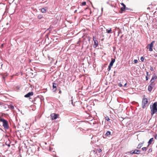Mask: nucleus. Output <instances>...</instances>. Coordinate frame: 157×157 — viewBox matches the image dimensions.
<instances>
[{"mask_svg":"<svg viewBox=\"0 0 157 157\" xmlns=\"http://www.w3.org/2000/svg\"><path fill=\"white\" fill-rule=\"evenodd\" d=\"M33 92H30L25 95L24 97L26 98H28L30 97L31 96H33Z\"/></svg>","mask_w":157,"mask_h":157,"instance_id":"9d476101","label":"nucleus"},{"mask_svg":"<svg viewBox=\"0 0 157 157\" xmlns=\"http://www.w3.org/2000/svg\"><path fill=\"white\" fill-rule=\"evenodd\" d=\"M148 79H149V77H148V76H146V81H147L148 80Z\"/></svg>","mask_w":157,"mask_h":157,"instance_id":"c9c22d12","label":"nucleus"},{"mask_svg":"<svg viewBox=\"0 0 157 157\" xmlns=\"http://www.w3.org/2000/svg\"><path fill=\"white\" fill-rule=\"evenodd\" d=\"M148 99L147 98H143L142 102V108L144 109L146 107L148 106L149 105Z\"/></svg>","mask_w":157,"mask_h":157,"instance_id":"7ed1b4c3","label":"nucleus"},{"mask_svg":"<svg viewBox=\"0 0 157 157\" xmlns=\"http://www.w3.org/2000/svg\"><path fill=\"white\" fill-rule=\"evenodd\" d=\"M8 107L10 109L12 110L14 109V107L13 105H10Z\"/></svg>","mask_w":157,"mask_h":157,"instance_id":"aec40b11","label":"nucleus"},{"mask_svg":"<svg viewBox=\"0 0 157 157\" xmlns=\"http://www.w3.org/2000/svg\"><path fill=\"white\" fill-rule=\"evenodd\" d=\"M116 73V71H114V75H113V76H115V74Z\"/></svg>","mask_w":157,"mask_h":157,"instance_id":"37998d69","label":"nucleus"},{"mask_svg":"<svg viewBox=\"0 0 157 157\" xmlns=\"http://www.w3.org/2000/svg\"><path fill=\"white\" fill-rule=\"evenodd\" d=\"M150 70L152 71H153L154 70L153 68L151 66L150 67Z\"/></svg>","mask_w":157,"mask_h":157,"instance_id":"58836bf2","label":"nucleus"},{"mask_svg":"<svg viewBox=\"0 0 157 157\" xmlns=\"http://www.w3.org/2000/svg\"><path fill=\"white\" fill-rule=\"evenodd\" d=\"M154 86H148V90L149 91L151 92L153 88V87Z\"/></svg>","mask_w":157,"mask_h":157,"instance_id":"f3484780","label":"nucleus"},{"mask_svg":"<svg viewBox=\"0 0 157 157\" xmlns=\"http://www.w3.org/2000/svg\"><path fill=\"white\" fill-rule=\"evenodd\" d=\"M143 143H139L138 144L137 146V147L136 148L138 149H140L142 147V146H143Z\"/></svg>","mask_w":157,"mask_h":157,"instance_id":"a211bd4d","label":"nucleus"},{"mask_svg":"<svg viewBox=\"0 0 157 157\" xmlns=\"http://www.w3.org/2000/svg\"><path fill=\"white\" fill-rule=\"evenodd\" d=\"M43 17L42 15L41 14H39L37 16V18L38 19H40L42 18Z\"/></svg>","mask_w":157,"mask_h":157,"instance_id":"b1692460","label":"nucleus"},{"mask_svg":"<svg viewBox=\"0 0 157 157\" xmlns=\"http://www.w3.org/2000/svg\"><path fill=\"white\" fill-rule=\"evenodd\" d=\"M123 36V35H121L120 36V38H121Z\"/></svg>","mask_w":157,"mask_h":157,"instance_id":"a18cd8bd","label":"nucleus"},{"mask_svg":"<svg viewBox=\"0 0 157 157\" xmlns=\"http://www.w3.org/2000/svg\"><path fill=\"white\" fill-rule=\"evenodd\" d=\"M98 153H100V152H101L102 151V150L100 149V148H99V149H98Z\"/></svg>","mask_w":157,"mask_h":157,"instance_id":"4c0bfd02","label":"nucleus"},{"mask_svg":"<svg viewBox=\"0 0 157 157\" xmlns=\"http://www.w3.org/2000/svg\"><path fill=\"white\" fill-rule=\"evenodd\" d=\"M151 110V115L153 116L157 112V101L154 102L150 105Z\"/></svg>","mask_w":157,"mask_h":157,"instance_id":"f257e3e1","label":"nucleus"},{"mask_svg":"<svg viewBox=\"0 0 157 157\" xmlns=\"http://www.w3.org/2000/svg\"><path fill=\"white\" fill-rule=\"evenodd\" d=\"M155 80H153L152 78L150 80V82H151L152 83H154V82H155Z\"/></svg>","mask_w":157,"mask_h":157,"instance_id":"7c9ffc66","label":"nucleus"},{"mask_svg":"<svg viewBox=\"0 0 157 157\" xmlns=\"http://www.w3.org/2000/svg\"><path fill=\"white\" fill-rule=\"evenodd\" d=\"M151 78L155 80L157 78V75L155 73H154L152 75Z\"/></svg>","mask_w":157,"mask_h":157,"instance_id":"dca6fc26","label":"nucleus"},{"mask_svg":"<svg viewBox=\"0 0 157 157\" xmlns=\"http://www.w3.org/2000/svg\"><path fill=\"white\" fill-rule=\"evenodd\" d=\"M106 31L108 33H112L111 28H110L109 29H106Z\"/></svg>","mask_w":157,"mask_h":157,"instance_id":"6ab92c4d","label":"nucleus"},{"mask_svg":"<svg viewBox=\"0 0 157 157\" xmlns=\"http://www.w3.org/2000/svg\"><path fill=\"white\" fill-rule=\"evenodd\" d=\"M148 146H147V147H143L142 148V149L143 151H146L147 149L148 148Z\"/></svg>","mask_w":157,"mask_h":157,"instance_id":"412c9836","label":"nucleus"},{"mask_svg":"<svg viewBox=\"0 0 157 157\" xmlns=\"http://www.w3.org/2000/svg\"><path fill=\"white\" fill-rule=\"evenodd\" d=\"M0 121L3 123V126L5 129H9L8 123L6 120L0 117Z\"/></svg>","mask_w":157,"mask_h":157,"instance_id":"f03ea898","label":"nucleus"},{"mask_svg":"<svg viewBox=\"0 0 157 157\" xmlns=\"http://www.w3.org/2000/svg\"><path fill=\"white\" fill-rule=\"evenodd\" d=\"M115 59H113V58H111V60L109 63V65H111L112 66H113L114 63L115 62Z\"/></svg>","mask_w":157,"mask_h":157,"instance_id":"4468645a","label":"nucleus"},{"mask_svg":"<svg viewBox=\"0 0 157 157\" xmlns=\"http://www.w3.org/2000/svg\"><path fill=\"white\" fill-rule=\"evenodd\" d=\"M62 93V91H61V90H60V89H59V94H61Z\"/></svg>","mask_w":157,"mask_h":157,"instance_id":"ea45409f","label":"nucleus"},{"mask_svg":"<svg viewBox=\"0 0 157 157\" xmlns=\"http://www.w3.org/2000/svg\"><path fill=\"white\" fill-rule=\"evenodd\" d=\"M119 33H118V36H119Z\"/></svg>","mask_w":157,"mask_h":157,"instance_id":"4d7b16f0","label":"nucleus"},{"mask_svg":"<svg viewBox=\"0 0 157 157\" xmlns=\"http://www.w3.org/2000/svg\"><path fill=\"white\" fill-rule=\"evenodd\" d=\"M5 145H7L9 147H10V142L9 141L6 142L5 143Z\"/></svg>","mask_w":157,"mask_h":157,"instance_id":"4be33fe9","label":"nucleus"},{"mask_svg":"<svg viewBox=\"0 0 157 157\" xmlns=\"http://www.w3.org/2000/svg\"><path fill=\"white\" fill-rule=\"evenodd\" d=\"M121 4L123 6V7L121 8V10L122 12L125 11V8H126V7L125 5L123 3H121Z\"/></svg>","mask_w":157,"mask_h":157,"instance_id":"9b49d317","label":"nucleus"},{"mask_svg":"<svg viewBox=\"0 0 157 157\" xmlns=\"http://www.w3.org/2000/svg\"><path fill=\"white\" fill-rule=\"evenodd\" d=\"M93 40L94 42V44L93 45L94 48H96L98 45V41L96 40V38L94 36L93 37Z\"/></svg>","mask_w":157,"mask_h":157,"instance_id":"0eeeda50","label":"nucleus"},{"mask_svg":"<svg viewBox=\"0 0 157 157\" xmlns=\"http://www.w3.org/2000/svg\"><path fill=\"white\" fill-rule=\"evenodd\" d=\"M2 102H0V105H2Z\"/></svg>","mask_w":157,"mask_h":157,"instance_id":"864d4df0","label":"nucleus"},{"mask_svg":"<svg viewBox=\"0 0 157 157\" xmlns=\"http://www.w3.org/2000/svg\"><path fill=\"white\" fill-rule=\"evenodd\" d=\"M77 11V10H75V11H74V13H76V12Z\"/></svg>","mask_w":157,"mask_h":157,"instance_id":"09e8293b","label":"nucleus"},{"mask_svg":"<svg viewBox=\"0 0 157 157\" xmlns=\"http://www.w3.org/2000/svg\"><path fill=\"white\" fill-rule=\"evenodd\" d=\"M41 12L42 13H45L46 12V10L44 8H42L41 9Z\"/></svg>","mask_w":157,"mask_h":157,"instance_id":"5701e85b","label":"nucleus"},{"mask_svg":"<svg viewBox=\"0 0 157 157\" xmlns=\"http://www.w3.org/2000/svg\"><path fill=\"white\" fill-rule=\"evenodd\" d=\"M127 84V83H126L125 84H124V87H125L126 86Z\"/></svg>","mask_w":157,"mask_h":157,"instance_id":"c03bdc74","label":"nucleus"},{"mask_svg":"<svg viewBox=\"0 0 157 157\" xmlns=\"http://www.w3.org/2000/svg\"><path fill=\"white\" fill-rule=\"evenodd\" d=\"M140 150L135 149L133 151H128L126 153L128 154V153H129L132 155L134 154L139 155L140 154Z\"/></svg>","mask_w":157,"mask_h":157,"instance_id":"20e7f679","label":"nucleus"},{"mask_svg":"<svg viewBox=\"0 0 157 157\" xmlns=\"http://www.w3.org/2000/svg\"><path fill=\"white\" fill-rule=\"evenodd\" d=\"M146 74H147L146 76H150L151 75V74H149L148 72L147 71L146 72Z\"/></svg>","mask_w":157,"mask_h":157,"instance_id":"e433bc0d","label":"nucleus"},{"mask_svg":"<svg viewBox=\"0 0 157 157\" xmlns=\"http://www.w3.org/2000/svg\"><path fill=\"white\" fill-rule=\"evenodd\" d=\"M111 68H109V67H108V68H107V70L108 71H109L111 70Z\"/></svg>","mask_w":157,"mask_h":157,"instance_id":"a19ab883","label":"nucleus"},{"mask_svg":"<svg viewBox=\"0 0 157 157\" xmlns=\"http://www.w3.org/2000/svg\"><path fill=\"white\" fill-rule=\"evenodd\" d=\"M57 83L54 82L52 83V90L53 92H55L57 90Z\"/></svg>","mask_w":157,"mask_h":157,"instance_id":"6e6552de","label":"nucleus"},{"mask_svg":"<svg viewBox=\"0 0 157 157\" xmlns=\"http://www.w3.org/2000/svg\"><path fill=\"white\" fill-rule=\"evenodd\" d=\"M105 118L106 120L108 121H109L110 120V119L108 117V116L106 117H105Z\"/></svg>","mask_w":157,"mask_h":157,"instance_id":"393cba45","label":"nucleus"},{"mask_svg":"<svg viewBox=\"0 0 157 157\" xmlns=\"http://www.w3.org/2000/svg\"><path fill=\"white\" fill-rule=\"evenodd\" d=\"M47 30L49 31V33H49L51 31H52V29L51 28H49Z\"/></svg>","mask_w":157,"mask_h":157,"instance_id":"473e14b6","label":"nucleus"},{"mask_svg":"<svg viewBox=\"0 0 157 157\" xmlns=\"http://www.w3.org/2000/svg\"><path fill=\"white\" fill-rule=\"evenodd\" d=\"M91 38L89 36H86L85 38H84V41L86 40V42H87L88 41L89 43L90 42Z\"/></svg>","mask_w":157,"mask_h":157,"instance_id":"f8f14e48","label":"nucleus"},{"mask_svg":"<svg viewBox=\"0 0 157 157\" xmlns=\"http://www.w3.org/2000/svg\"><path fill=\"white\" fill-rule=\"evenodd\" d=\"M72 102H71V104L72 105H73V101H72V100L71 101Z\"/></svg>","mask_w":157,"mask_h":157,"instance_id":"5fc2aeb1","label":"nucleus"},{"mask_svg":"<svg viewBox=\"0 0 157 157\" xmlns=\"http://www.w3.org/2000/svg\"><path fill=\"white\" fill-rule=\"evenodd\" d=\"M118 85L120 87H121L123 86L122 83L121 82H119V83H118Z\"/></svg>","mask_w":157,"mask_h":157,"instance_id":"c756f323","label":"nucleus"},{"mask_svg":"<svg viewBox=\"0 0 157 157\" xmlns=\"http://www.w3.org/2000/svg\"><path fill=\"white\" fill-rule=\"evenodd\" d=\"M125 10H132L131 8H128V7H126V8H125Z\"/></svg>","mask_w":157,"mask_h":157,"instance_id":"a878e982","label":"nucleus"},{"mask_svg":"<svg viewBox=\"0 0 157 157\" xmlns=\"http://www.w3.org/2000/svg\"><path fill=\"white\" fill-rule=\"evenodd\" d=\"M152 150L151 148H150L149 149L148 151V153H151L152 152Z\"/></svg>","mask_w":157,"mask_h":157,"instance_id":"2f4dec72","label":"nucleus"},{"mask_svg":"<svg viewBox=\"0 0 157 157\" xmlns=\"http://www.w3.org/2000/svg\"><path fill=\"white\" fill-rule=\"evenodd\" d=\"M5 144H2V146H3V147L5 146Z\"/></svg>","mask_w":157,"mask_h":157,"instance_id":"8fccbe9b","label":"nucleus"},{"mask_svg":"<svg viewBox=\"0 0 157 157\" xmlns=\"http://www.w3.org/2000/svg\"><path fill=\"white\" fill-rule=\"evenodd\" d=\"M153 140H154V139L153 138H152L149 139V141L148 142V147L149 146L150 144H151L152 142L153 141Z\"/></svg>","mask_w":157,"mask_h":157,"instance_id":"2eb2a0df","label":"nucleus"},{"mask_svg":"<svg viewBox=\"0 0 157 157\" xmlns=\"http://www.w3.org/2000/svg\"><path fill=\"white\" fill-rule=\"evenodd\" d=\"M33 101L36 102L34 103L37 104L38 103H40L41 102V100L40 98L38 96L37 97L35 98H34Z\"/></svg>","mask_w":157,"mask_h":157,"instance_id":"423d86ee","label":"nucleus"},{"mask_svg":"<svg viewBox=\"0 0 157 157\" xmlns=\"http://www.w3.org/2000/svg\"><path fill=\"white\" fill-rule=\"evenodd\" d=\"M155 84V83H152L151 82H150V83L149 86H154Z\"/></svg>","mask_w":157,"mask_h":157,"instance_id":"c85d7f7f","label":"nucleus"},{"mask_svg":"<svg viewBox=\"0 0 157 157\" xmlns=\"http://www.w3.org/2000/svg\"><path fill=\"white\" fill-rule=\"evenodd\" d=\"M103 8H102L101 9V11H103Z\"/></svg>","mask_w":157,"mask_h":157,"instance_id":"3c124183","label":"nucleus"},{"mask_svg":"<svg viewBox=\"0 0 157 157\" xmlns=\"http://www.w3.org/2000/svg\"><path fill=\"white\" fill-rule=\"evenodd\" d=\"M155 41H153L150 44H148L146 46V48L149 49V51L150 52L152 51L153 49L152 47L153 46L154 43H155Z\"/></svg>","mask_w":157,"mask_h":157,"instance_id":"39448f33","label":"nucleus"},{"mask_svg":"<svg viewBox=\"0 0 157 157\" xmlns=\"http://www.w3.org/2000/svg\"><path fill=\"white\" fill-rule=\"evenodd\" d=\"M113 66H112L111 65H109V66H108V67H109V68H111V67H112Z\"/></svg>","mask_w":157,"mask_h":157,"instance_id":"79ce46f5","label":"nucleus"},{"mask_svg":"<svg viewBox=\"0 0 157 157\" xmlns=\"http://www.w3.org/2000/svg\"><path fill=\"white\" fill-rule=\"evenodd\" d=\"M110 127V126H108V125H105L104 126V128H109Z\"/></svg>","mask_w":157,"mask_h":157,"instance_id":"f704fd0d","label":"nucleus"},{"mask_svg":"<svg viewBox=\"0 0 157 157\" xmlns=\"http://www.w3.org/2000/svg\"><path fill=\"white\" fill-rule=\"evenodd\" d=\"M140 60H141V61L143 62L144 61V57L143 56H141L140 58Z\"/></svg>","mask_w":157,"mask_h":157,"instance_id":"cd10ccee","label":"nucleus"},{"mask_svg":"<svg viewBox=\"0 0 157 157\" xmlns=\"http://www.w3.org/2000/svg\"><path fill=\"white\" fill-rule=\"evenodd\" d=\"M133 62H134V63H137L138 62V60L137 59H134L133 61Z\"/></svg>","mask_w":157,"mask_h":157,"instance_id":"72a5a7b5","label":"nucleus"},{"mask_svg":"<svg viewBox=\"0 0 157 157\" xmlns=\"http://www.w3.org/2000/svg\"><path fill=\"white\" fill-rule=\"evenodd\" d=\"M86 4V2H82V6H84Z\"/></svg>","mask_w":157,"mask_h":157,"instance_id":"bb28decb","label":"nucleus"},{"mask_svg":"<svg viewBox=\"0 0 157 157\" xmlns=\"http://www.w3.org/2000/svg\"><path fill=\"white\" fill-rule=\"evenodd\" d=\"M55 157H58V156H56V155H55Z\"/></svg>","mask_w":157,"mask_h":157,"instance_id":"6e6d98bb","label":"nucleus"},{"mask_svg":"<svg viewBox=\"0 0 157 157\" xmlns=\"http://www.w3.org/2000/svg\"><path fill=\"white\" fill-rule=\"evenodd\" d=\"M147 10H150V7H147Z\"/></svg>","mask_w":157,"mask_h":157,"instance_id":"de8ad7c7","label":"nucleus"},{"mask_svg":"<svg viewBox=\"0 0 157 157\" xmlns=\"http://www.w3.org/2000/svg\"><path fill=\"white\" fill-rule=\"evenodd\" d=\"M111 132L110 131H108L104 135L105 136H109L110 135H111Z\"/></svg>","mask_w":157,"mask_h":157,"instance_id":"ddd939ff","label":"nucleus"},{"mask_svg":"<svg viewBox=\"0 0 157 157\" xmlns=\"http://www.w3.org/2000/svg\"><path fill=\"white\" fill-rule=\"evenodd\" d=\"M52 39L53 40V41H55L54 39H53V38H52Z\"/></svg>","mask_w":157,"mask_h":157,"instance_id":"603ef678","label":"nucleus"},{"mask_svg":"<svg viewBox=\"0 0 157 157\" xmlns=\"http://www.w3.org/2000/svg\"><path fill=\"white\" fill-rule=\"evenodd\" d=\"M51 116L52 120H56L58 117V115L55 113H52L51 114Z\"/></svg>","mask_w":157,"mask_h":157,"instance_id":"1a4fd4ad","label":"nucleus"},{"mask_svg":"<svg viewBox=\"0 0 157 157\" xmlns=\"http://www.w3.org/2000/svg\"><path fill=\"white\" fill-rule=\"evenodd\" d=\"M157 137V135H156V136H155L154 137V138L155 139H156V137Z\"/></svg>","mask_w":157,"mask_h":157,"instance_id":"49530a36","label":"nucleus"}]
</instances>
